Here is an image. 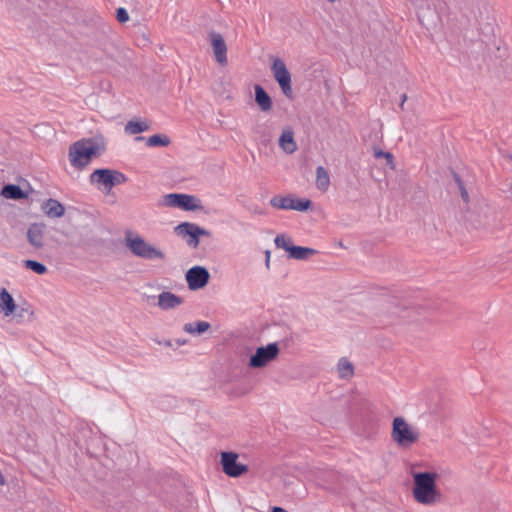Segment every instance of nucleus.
<instances>
[{
    "instance_id": "ddd939ff",
    "label": "nucleus",
    "mask_w": 512,
    "mask_h": 512,
    "mask_svg": "<svg viewBox=\"0 0 512 512\" xmlns=\"http://www.w3.org/2000/svg\"><path fill=\"white\" fill-rule=\"evenodd\" d=\"M239 455L235 452L221 453V466L223 472L233 478L240 477L248 471V466L238 462Z\"/></svg>"
},
{
    "instance_id": "6ab92c4d",
    "label": "nucleus",
    "mask_w": 512,
    "mask_h": 512,
    "mask_svg": "<svg viewBox=\"0 0 512 512\" xmlns=\"http://www.w3.org/2000/svg\"><path fill=\"white\" fill-rule=\"evenodd\" d=\"M255 91V102L259 109L263 112H269L272 110L273 102L266 90L259 84L254 86Z\"/></svg>"
},
{
    "instance_id": "4c0bfd02",
    "label": "nucleus",
    "mask_w": 512,
    "mask_h": 512,
    "mask_svg": "<svg viewBox=\"0 0 512 512\" xmlns=\"http://www.w3.org/2000/svg\"><path fill=\"white\" fill-rule=\"evenodd\" d=\"M186 342H187L186 340H180V339L176 340V343L178 346L184 345V344H186Z\"/></svg>"
},
{
    "instance_id": "f8f14e48",
    "label": "nucleus",
    "mask_w": 512,
    "mask_h": 512,
    "mask_svg": "<svg viewBox=\"0 0 512 512\" xmlns=\"http://www.w3.org/2000/svg\"><path fill=\"white\" fill-rule=\"evenodd\" d=\"M497 213L487 205L480 206L477 213H472L469 221L475 228L493 230L496 226Z\"/></svg>"
},
{
    "instance_id": "7ed1b4c3",
    "label": "nucleus",
    "mask_w": 512,
    "mask_h": 512,
    "mask_svg": "<svg viewBox=\"0 0 512 512\" xmlns=\"http://www.w3.org/2000/svg\"><path fill=\"white\" fill-rule=\"evenodd\" d=\"M125 246L134 256L144 260L153 261L165 259L164 252L148 243L140 235H134L131 231H127L125 234Z\"/></svg>"
},
{
    "instance_id": "58836bf2",
    "label": "nucleus",
    "mask_w": 512,
    "mask_h": 512,
    "mask_svg": "<svg viewBox=\"0 0 512 512\" xmlns=\"http://www.w3.org/2000/svg\"><path fill=\"white\" fill-rule=\"evenodd\" d=\"M145 138L143 136H137L135 138L136 141H141V140H144Z\"/></svg>"
},
{
    "instance_id": "412c9836",
    "label": "nucleus",
    "mask_w": 512,
    "mask_h": 512,
    "mask_svg": "<svg viewBox=\"0 0 512 512\" xmlns=\"http://www.w3.org/2000/svg\"><path fill=\"white\" fill-rule=\"evenodd\" d=\"M1 196L11 200H22L28 198V193L25 192L19 185L6 184L1 189Z\"/></svg>"
},
{
    "instance_id": "a878e982",
    "label": "nucleus",
    "mask_w": 512,
    "mask_h": 512,
    "mask_svg": "<svg viewBox=\"0 0 512 512\" xmlns=\"http://www.w3.org/2000/svg\"><path fill=\"white\" fill-rule=\"evenodd\" d=\"M170 143V138L165 134H154L146 141V145L149 147H166Z\"/></svg>"
},
{
    "instance_id": "f704fd0d",
    "label": "nucleus",
    "mask_w": 512,
    "mask_h": 512,
    "mask_svg": "<svg viewBox=\"0 0 512 512\" xmlns=\"http://www.w3.org/2000/svg\"><path fill=\"white\" fill-rule=\"evenodd\" d=\"M157 343L159 345H164V346H167V347H171L172 346L171 340H164V341L158 340Z\"/></svg>"
},
{
    "instance_id": "cd10ccee",
    "label": "nucleus",
    "mask_w": 512,
    "mask_h": 512,
    "mask_svg": "<svg viewBox=\"0 0 512 512\" xmlns=\"http://www.w3.org/2000/svg\"><path fill=\"white\" fill-rule=\"evenodd\" d=\"M23 264L25 268L32 270L38 275H43L47 272V267L36 260L27 259L23 261Z\"/></svg>"
},
{
    "instance_id": "c85d7f7f",
    "label": "nucleus",
    "mask_w": 512,
    "mask_h": 512,
    "mask_svg": "<svg viewBox=\"0 0 512 512\" xmlns=\"http://www.w3.org/2000/svg\"><path fill=\"white\" fill-rule=\"evenodd\" d=\"M373 155L377 159L385 158L387 166L390 169H394V167H395L394 166V156H393L392 153L387 152V151H383L382 149H380L378 147H374L373 148Z\"/></svg>"
},
{
    "instance_id": "c9c22d12",
    "label": "nucleus",
    "mask_w": 512,
    "mask_h": 512,
    "mask_svg": "<svg viewBox=\"0 0 512 512\" xmlns=\"http://www.w3.org/2000/svg\"><path fill=\"white\" fill-rule=\"evenodd\" d=\"M407 100V95L406 94H402L401 95V101H400V108L403 110L404 109V104H405V101Z\"/></svg>"
},
{
    "instance_id": "f257e3e1",
    "label": "nucleus",
    "mask_w": 512,
    "mask_h": 512,
    "mask_svg": "<svg viewBox=\"0 0 512 512\" xmlns=\"http://www.w3.org/2000/svg\"><path fill=\"white\" fill-rule=\"evenodd\" d=\"M105 151V140L102 136L84 138L73 143L69 148V160L73 167L84 168L94 156Z\"/></svg>"
},
{
    "instance_id": "39448f33",
    "label": "nucleus",
    "mask_w": 512,
    "mask_h": 512,
    "mask_svg": "<svg viewBox=\"0 0 512 512\" xmlns=\"http://www.w3.org/2000/svg\"><path fill=\"white\" fill-rule=\"evenodd\" d=\"M89 180L91 184L97 185L100 190L110 191L113 187L125 183L127 177L118 170L100 168L91 173Z\"/></svg>"
},
{
    "instance_id": "aec40b11",
    "label": "nucleus",
    "mask_w": 512,
    "mask_h": 512,
    "mask_svg": "<svg viewBox=\"0 0 512 512\" xmlns=\"http://www.w3.org/2000/svg\"><path fill=\"white\" fill-rule=\"evenodd\" d=\"M16 310V303L7 289H0V313L5 316L12 315Z\"/></svg>"
},
{
    "instance_id": "1a4fd4ad",
    "label": "nucleus",
    "mask_w": 512,
    "mask_h": 512,
    "mask_svg": "<svg viewBox=\"0 0 512 512\" xmlns=\"http://www.w3.org/2000/svg\"><path fill=\"white\" fill-rule=\"evenodd\" d=\"M271 70L274 79L278 83L282 93L288 98L293 99L294 94L291 86V73L286 67V64L280 58H275Z\"/></svg>"
},
{
    "instance_id": "20e7f679",
    "label": "nucleus",
    "mask_w": 512,
    "mask_h": 512,
    "mask_svg": "<svg viewBox=\"0 0 512 512\" xmlns=\"http://www.w3.org/2000/svg\"><path fill=\"white\" fill-rule=\"evenodd\" d=\"M391 437L398 446L406 448L416 443L420 434L399 416L393 419Z\"/></svg>"
},
{
    "instance_id": "6e6552de",
    "label": "nucleus",
    "mask_w": 512,
    "mask_h": 512,
    "mask_svg": "<svg viewBox=\"0 0 512 512\" xmlns=\"http://www.w3.org/2000/svg\"><path fill=\"white\" fill-rule=\"evenodd\" d=\"M177 236L186 240V243L191 248H197L200 243V236L209 237L211 233L200 227L199 225L191 222H182L175 227Z\"/></svg>"
},
{
    "instance_id": "2eb2a0df",
    "label": "nucleus",
    "mask_w": 512,
    "mask_h": 512,
    "mask_svg": "<svg viewBox=\"0 0 512 512\" xmlns=\"http://www.w3.org/2000/svg\"><path fill=\"white\" fill-rule=\"evenodd\" d=\"M47 225L44 222L31 223L26 232V238L30 246L35 250H41L44 247V237Z\"/></svg>"
},
{
    "instance_id": "5701e85b",
    "label": "nucleus",
    "mask_w": 512,
    "mask_h": 512,
    "mask_svg": "<svg viewBox=\"0 0 512 512\" xmlns=\"http://www.w3.org/2000/svg\"><path fill=\"white\" fill-rule=\"evenodd\" d=\"M337 371L341 379L348 380L354 375V366L346 357H342L338 361Z\"/></svg>"
},
{
    "instance_id": "a19ab883",
    "label": "nucleus",
    "mask_w": 512,
    "mask_h": 512,
    "mask_svg": "<svg viewBox=\"0 0 512 512\" xmlns=\"http://www.w3.org/2000/svg\"><path fill=\"white\" fill-rule=\"evenodd\" d=\"M510 158L512 159V155L510 156Z\"/></svg>"
},
{
    "instance_id": "9d476101",
    "label": "nucleus",
    "mask_w": 512,
    "mask_h": 512,
    "mask_svg": "<svg viewBox=\"0 0 512 512\" xmlns=\"http://www.w3.org/2000/svg\"><path fill=\"white\" fill-rule=\"evenodd\" d=\"M279 346L277 342L269 343L256 349V352L250 357L248 366L250 368H262L269 362L277 358Z\"/></svg>"
},
{
    "instance_id": "f03ea898",
    "label": "nucleus",
    "mask_w": 512,
    "mask_h": 512,
    "mask_svg": "<svg viewBox=\"0 0 512 512\" xmlns=\"http://www.w3.org/2000/svg\"><path fill=\"white\" fill-rule=\"evenodd\" d=\"M438 474L435 472H417L413 474V496L424 505H433L440 501L441 493L436 487Z\"/></svg>"
},
{
    "instance_id": "423d86ee",
    "label": "nucleus",
    "mask_w": 512,
    "mask_h": 512,
    "mask_svg": "<svg viewBox=\"0 0 512 512\" xmlns=\"http://www.w3.org/2000/svg\"><path fill=\"white\" fill-rule=\"evenodd\" d=\"M162 205L166 207L180 208L184 211L202 210L201 200L190 194L170 193L163 196Z\"/></svg>"
},
{
    "instance_id": "a211bd4d",
    "label": "nucleus",
    "mask_w": 512,
    "mask_h": 512,
    "mask_svg": "<svg viewBox=\"0 0 512 512\" xmlns=\"http://www.w3.org/2000/svg\"><path fill=\"white\" fill-rule=\"evenodd\" d=\"M182 303L183 298L169 291H164L158 296V306L162 310L174 309Z\"/></svg>"
},
{
    "instance_id": "dca6fc26",
    "label": "nucleus",
    "mask_w": 512,
    "mask_h": 512,
    "mask_svg": "<svg viewBox=\"0 0 512 512\" xmlns=\"http://www.w3.org/2000/svg\"><path fill=\"white\" fill-rule=\"evenodd\" d=\"M208 39L213 49L216 61L224 66L227 64V45L223 36L216 31H211L208 34Z\"/></svg>"
},
{
    "instance_id": "ea45409f",
    "label": "nucleus",
    "mask_w": 512,
    "mask_h": 512,
    "mask_svg": "<svg viewBox=\"0 0 512 512\" xmlns=\"http://www.w3.org/2000/svg\"><path fill=\"white\" fill-rule=\"evenodd\" d=\"M327 1L330 2V3H334L335 2V0H327Z\"/></svg>"
},
{
    "instance_id": "473e14b6",
    "label": "nucleus",
    "mask_w": 512,
    "mask_h": 512,
    "mask_svg": "<svg viewBox=\"0 0 512 512\" xmlns=\"http://www.w3.org/2000/svg\"><path fill=\"white\" fill-rule=\"evenodd\" d=\"M460 191V195H461V198L462 200L465 202V203H468L469 201V194H468V191L466 188L464 189H461L459 190Z\"/></svg>"
},
{
    "instance_id": "b1692460",
    "label": "nucleus",
    "mask_w": 512,
    "mask_h": 512,
    "mask_svg": "<svg viewBox=\"0 0 512 512\" xmlns=\"http://www.w3.org/2000/svg\"><path fill=\"white\" fill-rule=\"evenodd\" d=\"M211 325L209 322L206 321H197V322H191L186 323L183 326V330L186 333L194 334V335H201L204 332L208 331L210 329Z\"/></svg>"
},
{
    "instance_id": "e433bc0d",
    "label": "nucleus",
    "mask_w": 512,
    "mask_h": 512,
    "mask_svg": "<svg viewBox=\"0 0 512 512\" xmlns=\"http://www.w3.org/2000/svg\"><path fill=\"white\" fill-rule=\"evenodd\" d=\"M272 512H288V511L282 507L275 506L272 508Z\"/></svg>"
},
{
    "instance_id": "bb28decb",
    "label": "nucleus",
    "mask_w": 512,
    "mask_h": 512,
    "mask_svg": "<svg viewBox=\"0 0 512 512\" xmlns=\"http://www.w3.org/2000/svg\"><path fill=\"white\" fill-rule=\"evenodd\" d=\"M148 129L149 125L146 121H129L125 126L126 133L131 135L142 133Z\"/></svg>"
},
{
    "instance_id": "4468645a",
    "label": "nucleus",
    "mask_w": 512,
    "mask_h": 512,
    "mask_svg": "<svg viewBox=\"0 0 512 512\" xmlns=\"http://www.w3.org/2000/svg\"><path fill=\"white\" fill-rule=\"evenodd\" d=\"M210 279L209 271L203 266H194L186 273V281L190 290L204 288Z\"/></svg>"
},
{
    "instance_id": "393cba45",
    "label": "nucleus",
    "mask_w": 512,
    "mask_h": 512,
    "mask_svg": "<svg viewBox=\"0 0 512 512\" xmlns=\"http://www.w3.org/2000/svg\"><path fill=\"white\" fill-rule=\"evenodd\" d=\"M330 185L328 171L323 166L316 168V187L321 191H326Z\"/></svg>"
},
{
    "instance_id": "f3484780",
    "label": "nucleus",
    "mask_w": 512,
    "mask_h": 512,
    "mask_svg": "<svg viewBox=\"0 0 512 512\" xmlns=\"http://www.w3.org/2000/svg\"><path fill=\"white\" fill-rule=\"evenodd\" d=\"M43 213L49 218H60L65 214L64 205L56 199L49 198L41 204Z\"/></svg>"
},
{
    "instance_id": "72a5a7b5",
    "label": "nucleus",
    "mask_w": 512,
    "mask_h": 512,
    "mask_svg": "<svg viewBox=\"0 0 512 512\" xmlns=\"http://www.w3.org/2000/svg\"><path fill=\"white\" fill-rule=\"evenodd\" d=\"M270 255H271L270 251L266 250L265 251V258H266L265 259V265H266L267 268H269V265H270Z\"/></svg>"
},
{
    "instance_id": "7c9ffc66",
    "label": "nucleus",
    "mask_w": 512,
    "mask_h": 512,
    "mask_svg": "<svg viewBox=\"0 0 512 512\" xmlns=\"http://www.w3.org/2000/svg\"><path fill=\"white\" fill-rule=\"evenodd\" d=\"M415 310V308H404V307H396V311L394 313H397V314H400L402 312L406 313L405 315H402V317L404 319H409L410 318V314L413 313Z\"/></svg>"
},
{
    "instance_id": "9b49d317",
    "label": "nucleus",
    "mask_w": 512,
    "mask_h": 512,
    "mask_svg": "<svg viewBox=\"0 0 512 512\" xmlns=\"http://www.w3.org/2000/svg\"><path fill=\"white\" fill-rule=\"evenodd\" d=\"M270 205L282 210L307 211L312 206L310 199L294 198L291 195L274 196L270 200Z\"/></svg>"
},
{
    "instance_id": "0eeeda50",
    "label": "nucleus",
    "mask_w": 512,
    "mask_h": 512,
    "mask_svg": "<svg viewBox=\"0 0 512 512\" xmlns=\"http://www.w3.org/2000/svg\"><path fill=\"white\" fill-rule=\"evenodd\" d=\"M274 243L277 248L283 249L288 253V258L295 260H307L317 253V250L313 248L294 245L291 237L284 234H278L274 239Z\"/></svg>"
},
{
    "instance_id": "c756f323",
    "label": "nucleus",
    "mask_w": 512,
    "mask_h": 512,
    "mask_svg": "<svg viewBox=\"0 0 512 512\" xmlns=\"http://www.w3.org/2000/svg\"><path fill=\"white\" fill-rule=\"evenodd\" d=\"M116 19L119 23H126L129 20V14L127 10L123 7H119L116 10Z\"/></svg>"
},
{
    "instance_id": "4be33fe9",
    "label": "nucleus",
    "mask_w": 512,
    "mask_h": 512,
    "mask_svg": "<svg viewBox=\"0 0 512 512\" xmlns=\"http://www.w3.org/2000/svg\"><path fill=\"white\" fill-rule=\"evenodd\" d=\"M279 146L288 154L297 150V144L292 131H284L279 138Z\"/></svg>"
},
{
    "instance_id": "2f4dec72",
    "label": "nucleus",
    "mask_w": 512,
    "mask_h": 512,
    "mask_svg": "<svg viewBox=\"0 0 512 512\" xmlns=\"http://www.w3.org/2000/svg\"><path fill=\"white\" fill-rule=\"evenodd\" d=\"M452 176L459 190L466 188L462 178L457 172L452 171Z\"/></svg>"
}]
</instances>
